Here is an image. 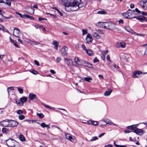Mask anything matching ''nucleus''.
<instances>
[{
	"label": "nucleus",
	"instance_id": "obj_1",
	"mask_svg": "<svg viewBox=\"0 0 147 147\" xmlns=\"http://www.w3.org/2000/svg\"><path fill=\"white\" fill-rule=\"evenodd\" d=\"M83 6V4L81 2V0H74L72 3H70L69 5L65 6V8L66 11H69L70 10L68 9L71 7L70 10L76 11Z\"/></svg>",
	"mask_w": 147,
	"mask_h": 147
},
{
	"label": "nucleus",
	"instance_id": "obj_2",
	"mask_svg": "<svg viewBox=\"0 0 147 147\" xmlns=\"http://www.w3.org/2000/svg\"><path fill=\"white\" fill-rule=\"evenodd\" d=\"M132 13L131 12H126L123 13L122 14L123 16L125 18L127 19H132L133 18H136L137 20L140 22L145 21L147 22V18H146L145 17L142 16H132Z\"/></svg>",
	"mask_w": 147,
	"mask_h": 147
},
{
	"label": "nucleus",
	"instance_id": "obj_3",
	"mask_svg": "<svg viewBox=\"0 0 147 147\" xmlns=\"http://www.w3.org/2000/svg\"><path fill=\"white\" fill-rule=\"evenodd\" d=\"M103 24H104L102 26L105 28L111 30L117 29L115 24L114 23L109 22L103 23Z\"/></svg>",
	"mask_w": 147,
	"mask_h": 147
},
{
	"label": "nucleus",
	"instance_id": "obj_4",
	"mask_svg": "<svg viewBox=\"0 0 147 147\" xmlns=\"http://www.w3.org/2000/svg\"><path fill=\"white\" fill-rule=\"evenodd\" d=\"M7 145L9 147H19V143L16 141L11 139L7 140L6 142Z\"/></svg>",
	"mask_w": 147,
	"mask_h": 147
},
{
	"label": "nucleus",
	"instance_id": "obj_5",
	"mask_svg": "<svg viewBox=\"0 0 147 147\" xmlns=\"http://www.w3.org/2000/svg\"><path fill=\"white\" fill-rule=\"evenodd\" d=\"M138 5L144 10H147V0H141L138 3Z\"/></svg>",
	"mask_w": 147,
	"mask_h": 147
},
{
	"label": "nucleus",
	"instance_id": "obj_6",
	"mask_svg": "<svg viewBox=\"0 0 147 147\" xmlns=\"http://www.w3.org/2000/svg\"><path fill=\"white\" fill-rule=\"evenodd\" d=\"M13 34L14 36L18 38H19L20 35V32L18 28L14 27Z\"/></svg>",
	"mask_w": 147,
	"mask_h": 147
},
{
	"label": "nucleus",
	"instance_id": "obj_7",
	"mask_svg": "<svg viewBox=\"0 0 147 147\" xmlns=\"http://www.w3.org/2000/svg\"><path fill=\"white\" fill-rule=\"evenodd\" d=\"M9 127H16L18 124V122L12 120H9Z\"/></svg>",
	"mask_w": 147,
	"mask_h": 147
},
{
	"label": "nucleus",
	"instance_id": "obj_8",
	"mask_svg": "<svg viewBox=\"0 0 147 147\" xmlns=\"http://www.w3.org/2000/svg\"><path fill=\"white\" fill-rule=\"evenodd\" d=\"M26 11L28 13L32 15L34 14V9L32 7L28 6L26 7Z\"/></svg>",
	"mask_w": 147,
	"mask_h": 147
},
{
	"label": "nucleus",
	"instance_id": "obj_9",
	"mask_svg": "<svg viewBox=\"0 0 147 147\" xmlns=\"http://www.w3.org/2000/svg\"><path fill=\"white\" fill-rule=\"evenodd\" d=\"M64 61L65 63L67 66H71L73 65V62L71 59H68L67 58H65Z\"/></svg>",
	"mask_w": 147,
	"mask_h": 147
},
{
	"label": "nucleus",
	"instance_id": "obj_10",
	"mask_svg": "<svg viewBox=\"0 0 147 147\" xmlns=\"http://www.w3.org/2000/svg\"><path fill=\"white\" fill-rule=\"evenodd\" d=\"M133 132L135 133L137 135H142L144 133V131L142 129L136 127L135 129L133 131Z\"/></svg>",
	"mask_w": 147,
	"mask_h": 147
},
{
	"label": "nucleus",
	"instance_id": "obj_11",
	"mask_svg": "<svg viewBox=\"0 0 147 147\" xmlns=\"http://www.w3.org/2000/svg\"><path fill=\"white\" fill-rule=\"evenodd\" d=\"M9 119H6L0 122V125L3 127H9Z\"/></svg>",
	"mask_w": 147,
	"mask_h": 147
},
{
	"label": "nucleus",
	"instance_id": "obj_12",
	"mask_svg": "<svg viewBox=\"0 0 147 147\" xmlns=\"http://www.w3.org/2000/svg\"><path fill=\"white\" fill-rule=\"evenodd\" d=\"M68 48L66 46H64L61 49V52L62 55L64 56H67V51L68 50Z\"/></svg>",
	"mask_w": 147,
	"mask_h": 147
},
{
	"label": "nucleus",
	"instance_id": "obj_13",
	"mask_svg": "<svg viewBox=\"0 0 147 147\" xmlns=\"http://www.w3.org/2000/svg\"><path fill=\"white\" fill-rule=\"evenodd\" d=\"M142 72L140 71H136L133 73L132 76L134 78H139L140 74H142Z\"/></svg>",
	"mask_w": 147,
	"mask_h": 147
},
{
	"label": "nucleus",
	"instance_id": "obj_14",
	"mask_svg": "<svg viewBox=\"0 0 147 147\" xmlns=\"http://www.w3.org/2000/svg\"><path fill=\"white\" fill-rule=\"evenodd\" d=\"M74 61L77 64L79 65H84L83 63L84 61L79 59L78 57H76L74 58Z\"/></svg>",
	"mask_w": 147,
	"mask_h": 147
},
{
	"label": "nucleus",
	"instance_id": "obj_15",
	"mask_svg": "<svg viewBox=\"0 0 147 147\" xmlns=\"http://www.w3.org/2000/svg\"><path fill=\"white\" fill-rule=\"evenodd\" d=\"M115 46L117 48L121 47L124 48L125 47V43L124 42H121L120 43L117 42L116 43Z\"/></svg>",
	"mask_w": 147,
	"mask_h": 147
},
{
	"label": "nucleus",
	"instance_id": "obj_16",
	"mask_svg": "<svg viewBox=\"0 0 147 147\" xmlns=\"http://www.w3.org/2000/svg\"><path fill=\"white\" fill-rule=\"evenodd\" d=\"M104 121L107 124L113 125L116 126H118L117 124H115L109 119H106L104 120Z\"/></svg>",
	"mask_w": 147,
	"mask_h": 147
},
{
	"label": "nucleus",
	"instance_id": "obj_17",
	"mask_svg": "<svg viewBox=\"0 0 147 147\" xmlns=\"http://www.w3.org/2000/svg\"><path fill=\"white\" fill-rule=\"evenodd\" d=\"M86 40V42L87 43L91 42L92 41V37L89 33L88 34H87Z\"/></svg>",
	"mask_w": 147,
	"mask_h": 147
},
{
	"label": "nucleus",
	"instance_id": "obj_18",
	"mask_svg": "<svg viewBox=\"0 0 147 147\" xmlns=\"http://www.w3.org/2000/svg\"><path fill=\"white\" fill-rule=\"evenodd\" d=\"M65 136L66 139L69 140L71 142H73L74 140V139L69 134L67 133L65 134Z\"/></svg>",
	"mask_w": 147,
	"mask_h": 147
},
{
	"label": "nucleus",
	"instance_id": "obj_19",
	"mask_svg": "<svg viewBox=\"0 0 147 147\" xmlns=\"http://www.w3.org/2000/svg\"><path fill=\"white\" fill-rule=\"evenodd\" d=\"M83 63L84 64V65H83L84 66H86L90 68H93V67L91 64L86 61H84Z\"/></svg>",
	"mask_w": 147,
	"mask_h": 147
},
{
	"label": "nucleus",
	"instance_id": "obj_20",
	"mask_svg": "<svg viewBox=\"0 0 147 147\" xmlns=\"http://www.w3.org/2000/svg\"><path fill=\"white\" fill-rule=\"evenodd\" d=\"M138 124L133 125H132L128 126L127 127V128L129 129H131L132 130V131L133 132V131L135 130L136 126L138 125Z\"/></svg>",
	"mask_w": 147,
	"mask_h": 147
},
{
	"label": "nucleus",
	"instance_id": "obj_21",
	"mask_svg": "<svg viewBox=\"0 0 147 147\" xmlns=\"http://www.w3.org/2000/svg\"><path fill=\"white\" fill-rule=\"evenodd\" d=\"M112 90L111 89H108L106 91L104 95L105 96H108L112 92Z\"/></svg>",
	"mask_w": 147,
	"mask_h": 147
},
{
	"label": "nucleus",
	"instance_id": "obj_22",
	"mask_svg": "<svg viewBox=\"0 0 147 147\" xmlns=\"http://www.w3.org/2000/svg\"><path fill=\"white\" fill-rule=\"evenodd\" d=\"M87 123L88 124H91L94 125H96L98 124V123L96 121H88Z\"/></svg>",
	"mask_w": 147,
	"mask_h": 147
},
{
	"label": "nucleus",
	"instance_id": "obj_23",
	"mask_svg": "<svg viewBox=\"0 0 147 147\" xmlns=\"http://www.w3.org/2000/svg\"><path fill=\"white\" fill-rule=\"evenodd\" d=\"M29 98L31 100L35 99L36 98V95L34 94L30 93L29 95Z\"/></svg>",
	"mask_w": 147,
	"mask_h": 147
},
{
	"label": "nucleus",
	"instance_id": "obj_24",
	"mask_svg": "<svg viewBox=\"0 0 147 147\" xmlns=\"http://www.w3.org/2000/svg\"><path fill=\"white\" fill-rule=\"evenodd\" d=\"M93 36L97 39H99L101 38L100 36L97 33L94 32L93 34Z\"/></svg>",
	"mask_w": 147,
	"mask_h": 147
},
{
	"label": "nucleus",
	"instance_id": "obj_25",
	"mask_svg": "<svg viewBox=\"0 0 147 147\" xmlns=\"http://www.w3.org/2000/svg\"><path fill=\"white\" fill-rule=\"evenodd\" d=\"M53 44L54 45V48L56 50L58 49V43L56 40H54L53 42Z\"/></svg>",
	"mask_w": 147,
	"mask_h": 147
},
{
	"label": "nucleus",
	"instance_id": "obj_26",
	"mask_svg": "<svg viewBox=\"0 0 147 147\" xmlns=\"http://www.w3.org/2000/svg\"><path fill=\"white\" fill-rule=\"evenodd\" d=\"M87 54L89 56H92L94 54L93 51L90 49H88L86 51Z\"/></svg>",
	"mask_w": 147,
	"mask_h": 147
},
{
	"label": "nucleus",
	"instance_id": "obj_27",
	"mask_svg": "<svg viewBox=\"0 0 147 147\" xmlns=\"http://www.w3.org/2000/svg\"><path fill=\"white\" fill-rule=\"evenodd\" d=\"M125 29L127 32L133 33L134 32L133 30H131V29L128 26H126L125 27Z\"/></svg>",
	"mask_w": 147,
	"mask_h": 147
},
{
	"label": "nucleus",
	"instance_id": "obj_28",
	"mask_svg": "<svg viewBox=\"0 0 147 147\" xmlns=\"http://www.w3.org/2000/svg\"><path fill=\"white\" fill-rule=\"evenodd\" d=\"M2 131L3 133L7 134L9 132V129L5 127H3L2 129Z\"/></svg>",
	"mask_w": 147,
	"mask_h": 147
},
{
	"label": "nucleus",
	"instance_id": "obj_29",
	"mask_svg": "<svg viewBox=\"0 0 147 147\" xmlns=\"http://www.w3.org/2000/svg\"><path fill=\"white\" fill-rule=\"evenodd\" d=\"M20 101L24 103V102L27 101V98L25 96L22 97L20 98Z\"/></svg>",
	"mask_w": 147,
	"mask_h": 147
},
{
	"label": "nucleus",
	"instance_id": "obj_30",
	"mask_svg": "<svg viewBox=\"0 0 147 147\" xmlns=\"http://www.w3.org/2000/svg\"><path fill=\"white\" fill-rule=\"evenodd\" d=\"M19 138L22 141L24 142L25 141V138L24 136L22 134H21L20 135L19 137Z\"/></svg>",
	"mask_w": 147,
	"mask_h": 147
},
{
	"label": "nucleus",
	"instance_id": "obj_31",
	"mask_svg": "<svg viewBox=\"0 0 147 147\" xmlns=\"http://www.w3.org/2000/svg\"><path fill=\"white\" fill-rule=\"evenodd\" d=\"M16 104L19 105L20 106H22L23 105V103H22L20 100H16Z\"/></svg>",
	"mask_w": 147,
	"mask_h": 147
},
{
	"label": "nucleus",
	"instance_id": "obj_32",
	"mask_svg": "<svg viewBox=\"0 0 147 147\" xmlns=\"http://www.w3.org/2000/svg\"><path fill=\"white\" fill-rule=\"evenodd\" d=\"M23 16L24 17H25L27 18H29L31 20H33L34 19V18L33 17L30 16L25 14H24Z\"/></svg>",
	"mask_w": 147,
	"mask_h": 147
},
{
	"label": "nucleus",
	"instance_id": "obj_33",
	"mask_svg": "<svg viewBox=\"0 0 147 147\" xmlns=\"http://www.w3.org/2000/svg\"><path fill=\"white\" fill-rule=\"evenodd\" d=\"M43 105L45 106V107L47 109H50L55 110L54 108L50 107L48 105H46L45 104H43Z\"/></svg>",
	"mask_w": 147,
	"mask_h": 147
},
{
	"label": "nucleus",
	"instance_id": "obj_34",
	"mask_svg": "<svg viewBox=\"0 0 147 147\" xmlns=\"http://www.w3.org/2000/svg\"><path fill=\"white\" fill-rule=\"evenodd\" d=\"M30 43L31 45H38L40 44V42H36L35 41H30Z\"/></svg>",
	"mask_w": 147,
	"mask_h": 147
},
{
	"label": "nucleus",
	"instance_id": "obj_35",
	"mask_svg": "<svg viewBox=\"0 0 147 147\" xmlns=\"http://www.w3.org/2000/svg\"><path fill=\"white\" fill-rule=\"evenodd\" d=\"M107 13L105 11L103 10L97 12V13L99 14H105Z\"/></svg>",
	"mask_w": 147,
	"mask_h": 147
},
{
	"label": "nucleus",
	"instance_id": "obj_36",
	"mask_svg": "<svg viewBox=\"0 0 147 147\" xmlns=\"http://www.w3.org/2000/svg\"><path fill=\"white\" fill-rule=\"evenodd\" d=\"M98 139V138L97 137L94 136V137H93L90 140H88V141L92 142L93 141L96 140H97Z\"/></svg>",
	"mask_w": 147,
	"mask_h": 147
},
{
	"label": "nucleus",
	"instance_id": "obj_37",
	"mask_svg": "<svg viewBox=\"0 0 147 147\" xmlns=\"http://www.w3.org/2000/svg\"><path fill=\"white\" fill-rule=\"evenodd\" d=\"M37 115L40 118H42L44 117V115L43 114H42V113H37Z\"/></svg>",
	"mask_w": 147,
	"mask_h": 147
},
{
	"label": "nucleus",
	"instance_id": "obj_38",
	"mask_svg": "<svg viewBox=\"0 0 147 147\" xmlns=\"http://www.w3.org/2000/svg\"><path fill=\"white\" fill-rule=\"evenodd\" d=\"M84 80L86 81L90 82V80H92V79L90 77H86L84 78Z\"/></svg>",
	"mask_w": 147,
	"mask_h": 147
},
{
	"label": "nucleus",
	"instance_id": "obj_39",
	"mask_svg": "<svg viewBox=\"0 0 147 147\" xmlns=\"http://www.w3.org/2000/svg\"><path fill=\"white\" fill-rule=\"evenodd\" d=\"M5 4H6L7 5H8L9 6H10L11 5V2L10 1L6 0V3H5Z\"/></svg>",
	"mask_w": 147,
	"mask_h": 147
},
{
	"label": "nucleus",
	"instance_id": "obj_40",
	"mask_svg": "<svg viewBox=\"0 0 147 147\" xmlns=\"http://www.w3.org/2000/svg\"><path fill=\"white\" fill-rule=\"evenodd\" d=\"M97 32L100 34H104L105 32L103 30H97Z\"/></svg>",
	"mask_w": 147,
	"mask_h": 147
},
{
	"label": "nucleus",
	"instance_id": "obj_41",
	"mask_svg": "<svg viewBox=\"0 0 147 147\" xmlns=\"http://www.w3.org/2000/svg\"><path fill=\"white\" fill-rule=\"evenodd\" d=\"M30 71L31 73H32V74L35 75H36L38 74V72L34 69H33L31 71Z\"/></svg>",
	"mask_w": 147,
	"mask_h": 147
},
{
	"label": "nucleus",
	"instance_id": "obj_42",
	"mask_svg": "<svg viewBox=\"0 0 147 147\" xmlns=\"http://www.w3.org/2000/svg\"><path fill=\"white\" fill-rule=\"evenodd\" d=\"M114 146L116 147H126V146L125 145H117L115 144V142L114 143Z\"/></svg>",
	"mask_w": 147,
	"mask_h": 147
},
{
	"label": "nucleus",
	"instance_id": "obj_43",
	"mask_svg": "<svg viewBox=\"0 0 147 147\" xmlns=\"http://www.w3.org/2000/svg\"><path fill=\"white\" fill-rule=\"evenodd\" d=\"M18 90L20 94H22L23 92V89L22 88L18 87Z\"/></svg>",
	"mask_w": 147,
	"mask_h": 147
},
{
	"label": "nucleus",
	"instance_id": "obj_44",
	"mask_svg": "<svg viewBox=\"0 0 147 147\" xmlns=\"http://www.w3.org/2000/svg\"><path fill=\"white\" fill-rule=\"evenodd\" d=\"M25 118V116L23 115H20L19 116V118L20 120H23Z\"/></svg>",
	"mask_w": 147,
	"mask_h": 147
},
{
	"label": "nucleus",
	"instance_id": "obj_45",
	"mask_svg": "<svg viewBox=\"0 0 147 147\" xmlns=\"http://www.w3.org/2000/svg\"><path fill=\"white\" fill-rule=\"evenodd\" d=\"M17 113L19 115L23 113V111L21 110H19L17 111Z\"/></svg>",
	"mask_w": 147,
	"mask_h": 147
},
{
	"label": "nucleus",
	"instance_id": "obj_46",
	"mask_svg": "<svg viewBox=\"0 0 147 147\" xmlns=\"http://www.w3.org/2000/svg\"><path fill=\"white\" fill-rule=\"evenodd\" d=\"M82 35H84L87 33V30L84 29L82 30Z\"/></svg>",
	"mask_w": 147,
	"mask_h": 147
},
{
	"label": "nucleus",
	"instance_id": "obj_47",
	"mask_svg": "<svg viewBox=\"0 0 147 147\" xmlns=\"http://www.w3.org/2000/svg\"><path fill=\"white\" fill-rule=\"evenodd\" d=\"M107 59L109 62H111L109 55H107L106 57Z\"/></svg>",
	"mask_w": 147,
	"mask_h": 147
},
{
	"label": "nucleus",
	"instance_id": "obj_48",
	"mask_svg": "<svg viewBox=\"0 0 147 147\" xmlns=\"http://www.w3.org/2000/svg\"><path fill=\"white\" fill-rule=\"evenodd\" d=\"M131 13L132 14V16H136V12H135L134 10H133L132 12H131Z\"/></svg>",
	"mask_w": 147,
	"mask_h": 147
},
{
	"label": "nucleus",
	"instance_id": "obj_49",
	"mask_svg": "<svg viewBox=\"0 0 147 147\" xmlns=\"http://www.w3.org/2000/svg\"><path fill=\"white\" fill-rule=\"evenodd\" d=\"M46 124L45 123H43L41 124L40 126L41 127L43 128H45L46 127Z\"/></svg>",
	"mask_w": 147,
	"mask_h": 147
},
{
	"label": "nucleus",
	"instance_id": "obj_50",
	"mask_svg": "<svg viewBox=\"0 0 147 147\" xmlns=\"http://www.w3.org/2000/svg\"><path fill=\"white\" fill-rule=\"evenodd\" d=\"M108 53V50H105L104 52H102V55H104L105 56L107 53Z\"/></svg>",
	"mask_w": 147,
	"mask_h": 147
},
{
	"label": "nucleus",
	"instance_id": "obj_51",
	"mask_svg": "<svg viewBox=\"0 0 147 147\" xmlns=\"http://www.w3.org/2000/svg\"><path fill=\"white\" fill-rule=\"evenodd\" d=\"M16 13L18 15H19L20 16V17L21 18H23V17L24 16L23 15H22L21 13H19L18 11H16Z\"/></svg>",
	"mask_w": 147,
	"mask_h": 147
},
{
	"label": "nucleus",
	"instance_id": "obj_52",
	"mask_svg": "<svg viewBox=\"0 0 147 147\" xmlns=\"http://www.w3.org/2000/svg\"><path fill=\"white\" fill-rule=\"evenodd\" d=\"M13 90V87H10L8 88L7 92L9 93V90Z\"/></svg>",
	"mask_w": 147,
	"mask_h": 147
},
{
	"label": "nucleus",
	"instance_id": "obj_53",
	"mask_svg": "<svg viewBox=\"0 0 147 147\" xmlns=\"http://www.w3.org/2000/svg\"><path fill=\"white\" fill-rule=\"evenodd\" d=\"M82 47L83 49L86 51V52L88 50L86 49V46H85V45H84V44H83V45H82Z\"/></svg>",
	"mask_w": 147,
	"mask_h": 147
},
{
	"label": "nucleus",
	"instance_id": "obj_54",
	"mask_svg": "<svg viewBox=\"0 0 147 147\" xmlns=\"http://www.w3.org/2000/svg\"><path fill=\"white\" fill-rule=\"evenodd\" d=\"M34 62L35 64L37 66H39L40 65L39 62L36 60H35Z\"/></svg>",
	"mask_w": 147,
	"mask_h": 147
},
{
	"label": "nucleus",
	"instance_id": "obj_55",
	"mask_svg": "<svg viewBox=\"0 0 147 147\" xmlns=\"http://www.w3.org/2000/svg\"><path fill=\"white\" fill-rule=\"evenodd\" d=\"M134 11L135 12H138L139 13H141V12L140 10H139L137 8H136Z\"/></svg>",
	"mask_w": 147,
	"mask_h": 147
},
{
	"label": "nucleus",
	"instance_id": "obj_56",
	"mask_svg": "<svg viewBox=\"0 0 147 147\" xmlns=\"http://www.w3.org/2000/svg\"><path fill=\"white\" fill-rule=\"evenodd\" d=\"M98 61L99 60L96 57H95L93 60V62L94 63H95Z\"/></svg>",
	"mask_w": 147,
	"mask_h": 147
},
{
	"label": "nucleus",
	"instance_id": "obj_57",
	"mask_svg": "<svg viewBox=\"0 0 147 147\" xmlns=\"http://www.w3.org/2000/svg\"><path fill=\"white\" fill-rule=\"evenodd\" d=\"M61 60V59L59 57H58L56 59V61L57 63L59 62Z\"/></svg>",
	"mask_w": 147,
	"mask_h": 147
},
{
	"label": "nucleus",
	"instance_id": "obj_58",
	"mask_svg": "<svg viewBox=\"0 0 147 147\" xmlns=\"http://www.w3.org/2000/svg\"><path fill=\"white\" fill-rule=\"evenodd\" d=\"M4 27L2 25L0 24V29L1 30H4Z\"/></svg>",
	"mask_w": 147,
	"mask_h": 147
},
{
	"label": "nucleus",
	"instance_id": "obj_59",
	"mask_svg": "<svg viewBox=\"0 0 147 147\" xmlns=\"http://www.w3.org/2000/svg\"><path fill=\"white\" fill-rule=\"evenodd\" d=\"M143 15L147 16V13L144 11H142L141 13Z\"/></svg>",
	"mask_w": 147,
	"mask_h": 147
},
{
	"label": "nucleus",
	"instance_id": "obj_60",
	"mask_svg": "<svg viewBox=\"0 0 147 147\" xmlns=\"http://www.w3.org/2000/svg\"><path fill=\"white\" fill-rule=\"evenodd\" d=\"M4 12L1 9H0V15L3 16V14H4Z\"/></svg>",
	"mask_w": 147,
	"mask_h": 147
},
{
	"label": "nucleus",
	"instance_id": "obj_61",
	"mask_svg": "<svg viewBox=\"0 0 147 147\" xmlns=\"http://www.w3.org/2000/svg\"><path fill=\"white\" fill-rule=\"evenodd\" d=\"M119 22L120 24H121H121H123V21L122 20L120 19L119 20Z\"/></svg>",
	"mask_w": 147,
	"mask_h": 147
},
{
	"label": "nucleus",
	"instance_id": "obj_62",
	"mask_svg": "<svg viewBox=\"0 0 147 147\" xmlns=\"http://www.w3.org/2000/svg\"><path fill=\"white\" fill-rule=\"evenodd\" d=\"M124 133H128L131 132V131L127 130H125L124 131Z\"/></svg>",
	"mask_w": 147,
	"mask_h": 147
},
{
	"label": "nucleus",
	"instance_id": "obj_63",
	"mask_svg": "<svg viewBox=\"0 0 147 147\" xmlns=\"http://www.w3.org/2000/svg\"><path fill=\"white\" fill-rule=\"evenodd\" d=\"M113 145L111 144H109L108 145H105L104 147H112Z\"/></svg>",
	"mask_w": 147,
	"mask_h": 147
},
{
	"label": "nucleus",
	"instance_id": "obj_64",
	"mask_svg": "<svg viewBox=\"0 0 147 147\" xmlns=\"http://www.w3.org/2000/svg\"><path fill=\"white\" fill-rule=\"evenodd\" d=\"M147 54V47L145 49V52L144 53V55H146Z\"/></svg>",
	"mask_w": 147,
	"mask_h": 147
}]
</instances>
